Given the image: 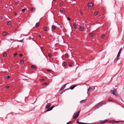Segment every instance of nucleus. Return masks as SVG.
<instances>
[{"label":"nucleus","instance_id":"f257e3e1","mask_svg":"<svg viewBox=\"0 0 124 124\" xmlns=\"http://www.w3.org/2000/svg\"><path fill=\"white\" fill-rule=\"evenodd\" d=\"M80 113V111H78L77 112L74 113L73 115V118L74 119L76 118L78 116Z\"/></svg>","mask_w":124,"mask_h":124},{"label":"nucleus","instance_id":"f03ea898","mask_svg":"<svg viewBox=\"0 0 124 124\" xmlns=\"http://www.w3.org/2000/svg\"><path fill=\"white\" fill-rule=\"evenodd\" d=\"M122 48H121L119 50V52H118L117 55L116 57L117 60H118L119 58V57L121 53V52L122 51Z\"/></svg>","mask_w":124,"mask_h":124},{"label":"nucleus","instance_id":"7ed1b4c3","mask_svg":"<svg viewBox=\"0 0 124 124\" xmlns=\"http://www.w3.org/2000/svg\"><path fill=\"white\" fill-rule=\"evenodd\" d=\"M106 102L104 101L101 102L99 103L97 105L99 106V107H101L102 105L106 104Z\"/></svg>","mask_w":124,"mask_h":124},{"label":"nucleus","instance_id":"20e7f679","mask_svg":"<svg viewBox=\"0 0 124 124\" xmlns=\"http://www.w3.org/2000/svg\"><path fill=\"white\" fill-rule=\"evenodd\" d=\"M116 90L114 88L113 89V90H111V92L113 94L115 95H116L117 94V92Z\"/></svg>","mask_w":124,"mask_h":124},{"label":"nucleus","instance_id":"39448f33","mask_svg":"<svg viewBox=\"0 0 124 124\" xmlns=\"http://www.w3.org/2000/svg\"><path fill=\"white\" fill-rule=\"evenodd\" d=\"M55 107V106H52L51 107L49 108H48V109H47L46 111V112L48 111H49L51 110H52L53 108Z\"/></svg>","mask_w":124,"mask_h":124},{"label":"nucleus","instance_id":"423d86ee","mask_svg":"<svg viewBox=\"0 0 124 124\" xmlns=\"http://www.w3.org/2000/svg\"><path fill=\"white\" fill-rule=\"evenodd\" d=\"M93 4L92 2L88 4V7H92L93 6Z\"/></svg>","mask_w":124,"mask_h":124},{"label":"nucleus","instance_id":"0eeeda50","mask_svg":"<svg viewBox=\"0 0 124 124\" xmlns=\"http://www.w3.org/2000/svg\"><path fill=\"white\" fill-rule=\"evenodd\" d=\"M43 29L45 31H47L49 30V28L47 27H44L43 28Z\"/></svg>","mask_w":124,"mask_h":124},{"label":"nucleus","instance_id":"6e6552de","mask_svg":"<svg viewBox=\"0 0 124 124\" xmlns=\"http://www.w3.org/2000/svg\"><path fill=\"white\" fill-rule=\"evenodd\" d=\"M51 105V104H49V103L45 107L46 108H48L50 107Z\"/></svg>","mask_w":124,"mask_h":124},{"label":"nucleus","instance_id":"1a4fd4ad","mask_svg":"<svg viewBox=\"0 0 124 124\" xmlns=\"http://www.w3.org/2000/svg\"><path fill=\"white\" fill-rule=\"evenodd\" d=\"M66 85V84H65L64 85L62 86V87L61 89L59 90V91H60L61 90H63V89H64Z\"/></svg>","mask_w":124,"mask_h":124},{"label":"nucleus","instance_id":"9d476101","mask_svg":"<svg viewBox=\"0 0 124 124\" xmlns=\"http://www.w3.org/2000/svg\"><path fill=\"white\" fill-rule=\"evenodd\" d=\"M76 86V85H75L73 86H71L70 89L71 90H73L74 88Z\"/></svg>","mask_w":124,"mask_h":124},{"label":"nucleus","instance_id":"9b49d317","mask_svg":"<svg viewBox=\"0 0 124 124\" xmlns=\"http://www.w3.org/2000/svg\"><path fill=\"white\" fill-rule=\"evenodd\" d=\"M60 10L61 13L64 14L65 13V11L64 10L60 9Z\"/></svg>","mask_w":124,"mask_h":124},{"label":"nucleus","instance_id":"f8f14e48","mask_svg":"<svg viewBox=\"0 0 124 124\" xmlns=\"http://www.w3.org/2000/svg\"><path fill=\"white\" fill-rule=\"evenodd\" d=\"M99 107V106L97 105L94 108V109L95 110H96Z\"/></svg>","mask_w":124,"mask_h":124},{"label":"nucleus","instance_id":"ddd939ff","mask_svg":"<svg viewBox=\"0 0 124 124\" xmlns=\"http://www.w3.org/2000/svg\"><path fill=\"white\" fill-rule=\"evenodd\" d=\"M84 29V28L83 27H81L80 26L79 28V30L80 31H82Z\"/></svg>","mask_w":124,"mask_h":124},{"label":"nucleus","instance_id":"4468645a","mask_svg":"<svg viewBox=\"0 0 124 124\" xmlns=\"http://www.w3.org/2000/svg\"><path fill=\"white\" fill-rule=\"evenodd\" d=\"M2 34L4 36H6L7 34V32H4Z\"/></svg>","mask_w":124,"mask_h":124},{"label":"nucleus","instance_id":"2eb2a0df","mask_svg":"<svg viewBox=\"0 0 124 124\" xmlns=\"http://www.w3.org/2000/svg\"><path fill=\"white\" fill-rule=\"evenodd\" d=\"M94 34L92 33H91L89 34V35L91 37H92V36H94Z\"/></svg>","mask_w":124,"mask_h":124},{"label":"nucleus","instance_id":"dca6fc26","mask_svg":"<svg viewBox=\"0 0 124 124\" xmlns=\"http://www.w3.org/2000/svg\"><path fill=\"white\" fill-rule=\"evenodd\" d=\"M30 10L32 11H35V8H32L30 9Z\"/></svg>","mask_w":124,"mask_h":124},{"label":"nucleus","instance_id":"f3484780","mask_svg":"<svg viewBox=\"0 0 124 124\" xmlns=\"http://www.w3.org/2000/svg\"><path fill=\"white\" fill-rule=\"evenodd\" d=\"M77 123L78 124H85V123H81L80 122H79L78 121H77Z\"/></svg>","mask_w":124,"mask_h":124},{"label":"nucleus","instance_id":"a211bd4d","mask_svg":"<svg viewBox=\"0 0 124 124\" xmlns=\"http://www.w3.org/2000/svg\"><path fill=\"white\" fill-rule=\"evenodd\" d=\"M93 89V88L91 87L90 86L89 88L87 89L88 91L89 90H91Z\"/></svg>","mask_w":124,"mask_h":124},{"label":"nucleus","instance_id":"6ab92c4d","mask_svg":"<svg viewBox=\"0 0 124 124\" xmlns=\"http://www.w3.org/2000/svg\"><path fill=\"white\" fill-rule=\"evenodd\" d=\"M52 28L53 30H54L56 28V27L52 25Z\"/></svg>","mask_w":124,"mask_h":124},{"label":"nucleus","instance_id":"aec40b11","mask_svg":"<svg viewBox=\"0 0 124 124\" xmlns=\"http://www.w3.org/2000/svg\"><path fill=\"white\" fill-rule=\"evenodd\" d=\"M73 65V63H72L71 62L69 63V65L70 66H72Z\"/></svg>","mask_w":124,"mask_h":124},{"label":"nucleus","instance_id":"412c9836","mask_svg":"<svg viewBox=\"0 0 124 124\" xmlns=\"http://www.w3.org/2000/svg\"><path fill=\"white\" fill-rule=\"evenodd\" d=\"M10 77L9 76H7L5 77V78L9 79L10 78Z\"/></svg>","mask_w":124,"mask_h":124},{"label":"nucleus","instance_id":"4be33fe9","mask_svg":"<svg viewBox=\"0 0 124 124\" xmlns=\"http://www.w3.org/2000/svg\"><path fill=\"white\" fill-rule=\"evenodd\" d=\"M39 25V23H36V27H38Z\"/></svg>","mask_w":124,"mask_h":124},{"label":"nucleus","instance_id":"5701e85b","mask_svg":"<svg viewBox=\"0 0 124 124\" xmlns=\"http://www.w3.org/2000/svg\"><path fill=\"white\" fill-rule=\"evenodd\" d=\"M85 100H86V99L83 100H82L80 101V103H82V102H83L84 101H85Z\"/></svg>","mask_w":124,"mask_h":124},{"label":"nucleus","instance_id":"b1692460","mask_svg":"<svg viewBox=\"0 0 124 124\" xmlns=\"http://www.w3.org/2000/svg\"><path fill=\"white\" fill-rule=\"evenodd\" d=\"M11 22L10 21H9L7 23V25H9L10 24H11Z\"/></svg>","mask_w":124,"mask_h":124},{"label":"nucleus","instance_id":"393cba45","mask_svg":"<svg viewBox=\"0 0 124 124\" xmlns=\"http://www.w3.org/2000/svg\"><path fill=\"white\" fill-rule=\"evenodd\" d=\"M105 34L103 35L101 37L102 39H103L105 37Z\"/></svg>","mask_w":124,"mask_h":124},{"label":"nucleus","instance_id":"a878e982","mask_svg":"<svg viewBox=\"0 0 124 124\" xmlns=\"http://www.w3.org/2000/svg\"><path fill=\"white\" fill-rule=\"evenodd\" d=\"M73 26L75 28H76L77 27V25L75 24H73Z\"/></svg>","mask_w":124,"mask_h":124},{"label":"nucleus","instance_id":"bb28decb","mask_svg":"<svg viewBox=\"0 0 124 124\" xmlns=\"http://www.w3.org/2000/svg\"><path fill=\"white\" fill-rule=\"evenodd\" d=\"M36 67L34 65H32L31 66V68L33 69H34Z\"/></svg>","mask_w":124,"mask_h":124},{"label":"nucleus","instance_id":"cd10ccee","mask_svg":"<svg viewBox=\"0 0 124 124\" xmlns=\"http://www.w3.org/2000/svg\"><path fill=\"white\" fill-rule=\"evenodd\" d=\"M98 14V12H96L94 13V15H97Z\"/></svg>","mask_w":124,"mask_h":124},{"label":"nucleus","instance_id":"c85d7f7f","mask_svg":"<svg viewBox=\"0 0 124 124\" xmlns=\"http://www.w3.org/2000/svg\"><path fill=\"white\" fill-rule=\"evenodd\" d=\"M3 55L4 57H6L7 55L6 54V53H4L3 54Z\"/></svg>","mask_w":124,"mask_h":124},{"label":"nucleus","instance_id":"c756f323","mask_svg":"<svg viewBox=\"0 0 124 124\" xmlns=\"http://www.w3.org/2000/svg\"><path fill=\"white\" fill-rule=\"evenodd\" d=\"M107 121H108V120H106L105 121H103L102 122H101V123L103 124V123H106Z\"/></svg>","mask_w":124,"mask_h":124},{"label":"nucleus","instance_id":"7c9ffc66","mask_svg":"<svg viewBox=\"0 0 124 124\" xmlns=\"http://www.w3.org/2000/svg\"><path fill=\"white\" fill-rule=\"evenodd\" d=\"M63 65L65 66H66L67 65V63L65 62H63Z\"/></svg>","mask_w":124,"mask_h":124},{"label":"nucleus","instance_id":"2f4dec72","mask_svg":"<svg viewBox=\"0 0 124 124\" xmlns=\"http://www.w3.org/2000/svg\"><path fill=\"white\" fill-rule=\"evenodd\" d=\"M20 62H22L23 63L24 62V61H23V59H22L21 60H20Z\"/></svg>","mask_w":124,"mask_h":124},{"label":"nucleus","instance_id":"473e14b6","mask_svg":"<svg viewBox=\"0 0 124 124\" xmlns=\"http://www.w3.org/2000/svg\"><path fill=\"white\" fill-rule=\"evenodd\" d=\"M67 19L69 21H70V18L69 17H68L67 18Z\"/></svg>","mask_w":124,"mask_h":124},{"label":"nucleus","instance_id":"72a5a7b5","mask_svg":"<svg viewBox=\"0 0 124 124\" xmlns=\"http://www.w3.org/2000/svg\"><path fill=\"white\" fill-rule=\"evenodd\" d=\"M9 86H6V88H9Z\"/></svg>","mask_w":124,"mask_h":124},{"label":"nucleus","instance_id":"f704fd0d","mask_svg":"<svg viewBox=\"0 0 124 124\" xmlns=\"http://www.w3.org/2000/svg\"><path fill=\"white\" fill-rule=\"evenodd\" d=\"M65 56L67 57V58L68 57V55L67 54H65Z\"/></svg>","mask_w":124,"mask_h":124},{"label":"nucleus","instance_id":"c9c22d12","mask_svg":"<svg viewBox=\"0 0 124 124\" xmlns=\"http://www.w3.org/2000/svg\"><path fill=\"white\" fill-rule=\"evenodd\" d=\"M71 121H70L69 122L67 123L66 124H71Z\"/></svg>","mask_w":124,"mask_h":124},{"label":"nucleus","instance_id":"e433bc0d","mask_svg":"<svg viewBox=\"0 0 124 124\" xmlns=\"http://www.w3.org/2000/svg\"><path fill=\"white\" fill-rule=\"evenodd\" d=\"M49 84V83H44L43 84H45V85H47Z\"/></svg>","mask_w":124,"mask_h":124},{"label":"nucleus","instance_id":"4c0bfd02","mask_svg":"<svg viewBox=\"0 0 124 124\" xmlns=\"http://www.w3.org/2000/svg\"><path fill=\"white\" fill-rule=\"evenodd\" d=\"M25 8L23 9L22 10V12H23L25 10Z\"/></svg>","mask_w":124,"mask_h":124},{"label":"nucleus","instance_id":"58836bf2","mask_svg":"<svg viewBox=\"0 0 124 124\" xmlns=\"http://www.w3.org/2000/svg\"><path fill=\"white\" fill-rule=\"evenodd\" d=\"M48 55L49 57H51V55L50 54H48Z\"/></svg>","mask_w":124,"mask_h":124},{"label":"nucleus","instance_id":"ea45409f","mask_svg":"<svg viewBox=\"0 0 124 124\" xmlns=\"http://www.w3.org/2000/svg\"><path fill=\"white\" fill-rule=\"evenodd\" d=\"M47 71H52V70H47Z\"/></svg>","mask_w":124,"mask_h":124},{"label":"nucleus","instance_id":"a19ab883","mask_svg":"<svg viewBox=\"0 0 124 124\" xmlns=\"http://www.w3.org/2000/svg\"><path fill=\"white\" fill-rule=\"evenodd\" d=\"M19 56H23V55L22 54H20Z\"/></svg>","mask_w":124,"mask_h":124},{"label":"nucleus","instance_id":"79ce46f5","mask_svg":"<svg viewBox=\"0 0 124 124\" xmlns=\"http://www.w3.org/2000/svg\"><path fill=\"white\" fill-rule=\"evenodd\" d=\"M80 12L81 14H82V11H81V10H80Z\"/></svg>","mask_w":124,"mask_h":124},{"label":"nucleus","instance_id":"37998d69","mask_svg":"<svg viewBox=\"0 0 124 124\" xmlns=\"http://www.w3.org/2000/svg\"><path fill=\"white\" fill-rule=\"evenodd\" d=\"M40 80L41 81L42 80V81H44V80H45V79H40Z\"/></svg>","mask_w":124,"mask_h":124},{"label":"nucleus","instance_id":"c03bdc74","mask_svg":"<svg viewBox=\"0 0 124 124\" xmlns=\"http://www.w3.org/2000/svg\"><path fill=\"white\" fill-rule=\"evenodd\" d=\"M17 55V54L16 53H15L14 54V55L15 56H16Z\"/></svg>","mask_w":124,"mask_h":124},{"label":"nucleus","instance_id":"a18cd8bd","mask_svg":"<svg viewBox=\"0 0 124 124\" xmlns=\"http://www.w3.org/2000/svg\"><path fill=\"white\" fill-rule=\"evenodd\" d=\"M108 101H112V100H108Z\"/></svg>","mask_w":124,"mask_h":124},{"label":"nucleus","instance_id":"49530a36","mask_svg":"<svg viewBox=\"0 0 124 124\" xmlns=\"http://www.w3.org/2000/svg\"><path fill=\"white\" fill-rule=\"evenodd\" d=\"M60 4L61 5H63V3H61Z\"/></svg>","mask_w":124,"mask_h":124},{"label":"nucleus","instance_id":"de8ad7c7","mask_svg":"<svg viewBox=\"0 0 124 124\" xmlns=\"http://www.w3.org/2000/svg\"><path fill=\"white\" fill-rule=\"evenodd\" d=\"M119 122H118V121H116L115 122H113V123H119Z\"/></svg>","mask_w":124,"mask_h":124},{"label":"nucleus","instance_id":"09e8293b","mask_svg":"<svg viewBox=\"0 0 124 124\" xmlns=\"http://www.w3.org/2000/svg\"><path fill=\"white\" fill-rule=\"evenodd\" d=\"M14 14L15 15H16L17 14V13H15Z\"/></svg>","mask_w":124,"mask_h":124},{"label":"nucleus","instance_id":"8fccbe9b","mask_svg":"<svg viewBox=\"0 0 124 124\" xmlns=\"http://www.w3.org/2000/svg\"><path fill=\"white\" fill-rule=\"evenodd\" d=\"M39 37L40 38H41V36L40 35H39Z\"/></svg>","mask_w":124,"mask_h":124},{"label":"nucleus","instance_id":"3c124183","mask_svg":"<svg viewBox=\"0 0 124 124\" xmlns=\"http://www.w3.org/2000/svg\"><path fill=\"white\" fill-rule=\"evenodd\" d=\"M14 30H15V31H16V29H14Z\"/></svg>","mask_w":124,"mask_h":124},{"label":"nucleus","instance_id":"603ef678","mask_svg":"<svg viewBox=\"0 0 124 124\" xmlns=\"http://www.w3.org/2000/svg\"><path fill=\"white\" fill-rule=\"evenodd\" d=\"M44 49V48L43 47H42V50H43Z\"/></svg>","mask_w":124,"mask_h":124},{"label":"nucleus","instance_id":"864d4df0","mask_svg":"<svg viewBox=\"0 0 124 124\" xmlns=\"http://www.w3.org/2000/svg\"><path fill=\"white\" fill-rule=\"evenodd\" d=\"M53 0L54 1H55V0Z\"/></svg>","mask_w":124,"mask_h":124},{"label":"nucleus","instance_id":"5fc2aeb1","mask_svg":"<svg viewBox=\"0 0 124 124\" xmlns=\"http://www.w3.org/2000/svg\"><path fill=\"white\" fill-rule=\"evenodd\" d=\"M46 102H47V101Z\"/></svg>","mask_w":124,"mask_h":124},{"label":"nucleus","instance_id":"6e6d98bb","mask_svg":"<svg viewBox=\"0 0 124 124\" xmlns=\"http://www.w3.org/2000/svg\"><path fill=\"white\" fill-rule=\"evenodd\" d=\"M85 124H86V123H85Z\"/></svg>","mask_w":124,"mask_h":124}]
</instances>
